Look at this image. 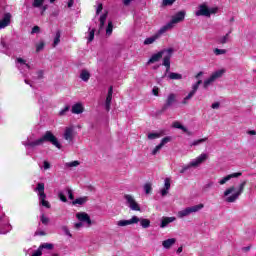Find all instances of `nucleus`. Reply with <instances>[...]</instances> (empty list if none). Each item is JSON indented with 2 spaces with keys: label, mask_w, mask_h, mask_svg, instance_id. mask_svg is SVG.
Instances as JSON below:
<instances>
[{
  "label": "nucleus",
  "mask_w": 256,
  "mask_h": 256,
  "mask_svg": "<svg viewBox=\"0 0 256 256\" xmlns=\"http://www.w3.org/2000/svg\"><path fill=\"white\" fill-rule=\"evenodd\" d=\"M175 101H177V95H175L174 93L169 94L166 99L164 109H169V107H171L175 103Z\"/></svg>",
  "instance_id": "obj_23"
},
{
  "label": "nucleus",
  "mask_w": 256,
  "mask_h": 256,
  "mask_svg": "<svg viewBox=\"0 0 256 256\" xmlns=\"http://www.w3.org/2000/svg\"><path fill=\"white\" fill-rule=\"evenodd\" d=\"M45 141L52 143V145L57 147V149H61V143H59V140H57V137H55L51 131H47L41 138L37 140H33V136H30L26 140L22 141V145H24L26 149H35V147L43 145Z\"/></svg>",
  "instance_id": "obj_1"
},
{
  "label": "nucleus",
  "mask_w": 256,
  "mask_h": 256,
  "mask_svg": "<svg viewBox=\"0 0 256 256\" xmlns=\"http://www.w3.org/2000/svg\"><path fill=\"white\" fill-rule=\"evenodd\" d=\"M245 185H247V181H243L238 186H230L226 188L223 192L224 201L226 203H235L241 197V195H243Z\"/></svg>",
  "instance_id": "obj_2"
},
{
  "label": "nucleus",
  "mask_w": 256,
  "mask_h": 256,
  "mask_svg": "<svg viewBox=\"0 0 256 256\" xmlns=\"http://www.w3.org/2000/svg\"><path fill=\"white\" fill-rule=\"evenodd\" d=\"M68 7H69V8L73 7V0H69V1H68Z\"/></svg>",
  "instance_id": "obj_62"
},
{
  "label": "nucleus",
  "mask_w": 256,
  "mask_h": 256,
  "mask_svg": "<svg viewBox=\"0 0 256 256\" xmlns=\"http://www.w3.org/2000/svg\"><path fill=\"white\" fill-rule=\"evenodd\" d=\"M91 78V74L89 73V71L87 70H82L80 73V79H82V81H89V79Z\"/></svg>",
  "instance_id": "obj_31"
},
{
  "label": "nucleus",
  "mask_w": 256,
  "mask_h": 256,
  "mask_svg": "<svg viewBox=\"0 0 256 256\" xmlns=\"http://www.w3.org/2000/svg\"><path fill=\"white\" fill-rule=\"evenodd\" d=\"M165 33V30H163V28L161 27L157 33H155L154 35L146 38L144 40V45H153V43H155V41H157L158 39H161V35H163Z\"/></svg>",
  "instance_id": "obj_12"
},
{
  "label": "nucleus",
  "mask_w": 256,
  "mask_h": 256,
  "mask_svg": "<svg viewBox=\"0 0 256 256\" xmlns=\"http://www.w3.org/2000/svg\"><path fill=\"white\" fill-rule=\"evenodd\" d=\"M35 235H40V236H43V235H46V233L44 231H36Z\"/></svg>",
  "instance_id": "obj_60"
},
{
  "label": "nucleus",
  "mask_w": 256,
  "mask_h": 256,
  "mask_svg": "<svg viewBox=\"0 0 256 256\" xmlns=\"http://www.w3.org/2000/svg\"><path fill=\"white\" fill-rule=\"evenodd\" d=\"M80 165V162L75 160V161H72V162H67L64 164V167H66V169H71L73 167H79Z\"/></svg>",
  "instance_id": "obj_34"
},
{
  "label": "nucleus",
  "mask_w": 256,
  "mask_h": 256,
  "mask_svg": "<svg viewBox=\"0 0 256 256\" xmlns=\"http://www.w3.org/2000/svg\"><path fill=\"white\" fill-rule=\"evenodd\" d=\"M64 139L66 141H73V127H66L65 128Z\"/></svg>",
  "instance_id": "obj_27"
},
{
  "label": "nucleus",
  "mask_w": 256,
  "mask_h": 256,
  "mask_svg": "<svg viewBox=\"0 0 256 256\" xmlns=\"http://www.w3.org/2000/svg\"><path fill=\"white\" fill-rule=\"evenodd\" d=\"M218 11L219 8H209L207 3H203L198 6L197 10L194 12V15H196V17H211V15H215Z\"/></svg>",
  "instance_id": "obj_5"
},
{
  "label": "nucleus",
  "mask_w": 256,
  "mask_h": 256,
  "mask_svg": "<svg viewBox=\"0 0 256 256\" xmlns=\"http://www.w3.org/2000/svg\"><path fill=\"white\" fill-rule=\"evenodd\" d=\"M45 49V42L40 41L38 44H36V52L39 53L40 51H43Z\"/></svg>",
  "instance_id": "obj_41"
},
{
  "label": "nucleus",
  "mask_w": 256,
  "mask_h": 256,
  "mask_svg": "<svg viewBox=\"0 0 256 256\" xmlns=\"http://www.w3.org/2000/svg\"><path fill=\"white\" fill-rule=\"evenodd\" d=\"M11 25V13L4 14L2 20H0V30L5 29V27H9Z\"/></svg>",
  "instance_id": "obj_22"
},
{
  "label": "nucleus",
  "mask_w": 256,
  "mask_h": 256,
  "mask_svg": "<svg viewBox=\"0 0 256 256\" xmlns=\"http://www.w3.org/2000/svg\"><path fill=\"white\" fill-rule=\"evenodd\" d=\"M43 169H44V171H47V169H51V164L48 161H44Z\"/></svg>",
  "instance_id": "obj_52"
},
{
  "label": "nucleus",
  "mask_w": 256,
  "mask_h": 256,
  "mask_svg": "<svg viewBox=\"0 0 256 256\" xmlns=\"http://www.w3.org/2000/svg\"><path fill=\"white\" fill-rule=\"evenodd\" d=\"M41 255H43V251H42L41 249L36 250V251L32 254V256H41Z\"/></svg>",
  "instance_id": "obj_56"
},
{
  "label": "nucleus",
  "mask_w": 256,
  "mask_h": 256,
  "mask_svg": "<svg viewBox=\"0 0 256 256\" xmlns=\"http://www.w3.org/2000/svg\"><path fill=\"white\" fill-rule=\"evenodd\" d=\"M72 113L74 115H81V113H83V111H85V108L83 107V104L81 103H76L72 106L71 109Z\"/></svg>",
  "instance_id": "obj_24"
},
{
  "label": "nucleus",
  "mask_w": 256,
  "mask_h": 256,
  "mask_svg": "<svg viewBox=\"0 0 256 256\" xmlns=\"http://www.w3.org/2000/svg\"><path fill=\"white\" fill-rule=\"evenodd\" d=\"M66 193H68V199H70V201H73L75 199V197L73 196V191L71 189L67 188Z\"/></svg>",
  "instance_id": "obj_50"
},
{
  "label": "nucleus",
  "mask_w": 256,
  "mask_h": 256,
  "mask_svg": "<svg viewBox=\"0 0 256 256\" xmlns=\"http://www.w3.org/2000/svg\"><path fill=\"white\" fill-rule=\"evenodd\" d=\"M177 0H162V7H171Z\"/></svg>",
  "instance_id": "obj_42"
},
{
  "label": "nucleus",
  "mask_w": 256,
  "mask_h": 256,
  "mask_svg": "<svg viewBox=\"0 0 256 256\" xmlns=\"http://www.w3.org/2000/svg\"><path fill=\"white\" fill-rule=\"evenodd\" d=\"M242 173L241 172H235L232 174H228L218 180V184L220 185H226V183H229L231 179H237V177H241Z\"/></svg>",
  "instance_id": "obj_14"
},
{
  "label": "nucleus",
  "mask_w": 256,
  "mask_h": 256,
  "mask_svg": "<svg viewBox=\"0 0 256 256\" xmlns=\"http://www.w3.org/2000/svg\"><path fill=\"white\" fill-rule=\"evenodd\" d=\"M58 197L60 201H62L63 203H67V197H65V194H63V192H59Z\"/></svg>",
  "instance_id": "obj_51"
},
{
  "label": "nucleus",
  "mask_w": 256,
  "mask_h": 256,
  "mask_svg": "<svg viewBox=\"0 0 256 256\" xmlns=\"http://www.w3.org/2000/svg\"><path fill=\"white\" fill-rule=\"evenodd\" d=\"M69 109H71V108L69 106H66L65 108L60 110V112H59L60 117H64V115H67Z\"/></svg>",
  "instance_id": "obj_49"
},
{
  "label": "nucleus",
  "mask_w": 256,
  "mask_h": 256,
  "mask_svg": "<svg viewBox=\"0 0 256 256\" xmlns=\"http://www.w3.org/2000/svg\"><path fill=\"white\" fill-rule=\"evenodd\" d=\"M112 100H113V86H110L108 89V94H107L106 101H105L106 111H110Z\"/></svg>",
  "instance_id": "obj_20"
},
{
  "label": "nucleus",
  "mask_w": 256,
  "mask_h": 256,
  "mask_svg": "<svg viewBox=\"0 0 256 256\" xmlns=\"http://www.w3.org/2000/svg\"><path fill=\"white\" fill-rule=\"evenodd\" d=\"M138 223H140V225H141V227H143V229H149V227H151V220L150 219L139 218L138 217Z\"/></svg>",
  "instance_id": "obj_28"
},
{
  "label": "nucleus",
  "mask_w": 256,
  "mask_h": 256,
  "mask_svg": "<svg viewBox=\"0 0 256 256\" xmlns=\"http://www.w3.org/2000/svg\"><path fill=\"white\" fill-rule=\"evenodd\" d=\"M61 230L63 231V233L65 235H67L68 237H73V235L71 234V232L69 231V228L67 226H62Z\"/></svg>",
  "instance_id": "obj_48"
},
{
  "label": "nucleus",
  "mask_w": 256,
  "mask_h": 256,
  "mask_svg": "<svg viewBox=\"0 0 256 256\" xmlns=\"http://www.w3.org/2000/svg\"><path fill=\"white\" fill-rule=\"evenodd\" d=\"M75 229H81L83 227V222H77L74 224Z\"/></svg>",
  "instance_id": "obj_58"
},
{
  "label": "nucleus",
  "mask_w": 256,
  "mask_h": 256,
  "mask_svg": "<svg viewBox=\"0 0 256 256\" xmlns=\"http://www.w3.org/2000/svg\"><path fill=\"white\" fill-rule=\"evenodd\" d=\"M248 135H256V131L255 130H249L247 132Z\"/></svg>",
  "instance_id": "obj_61"
},
{
  "label": "nucleus",
  "mask_w": 256,
  "mask_h": 256,
  "mask_svg": "<svg viewBox=\"0 0 256 256\" xmlns=\"http://www.w3.org/2000/svg\"><path fill=\"white\" fill-rule=\"evenodd\" d=\"M229 35H231V31L228 32L226 35L219 37L217 43L219 45H225V43H229Z\"/></svg>",
  "instance_id": "obj_29"
},
{
  "label": "nucleus",
  "mask_w": 256,
  "mask_h": 256,
  "mask_svg": "<svg viewBox=\"0 0 256 256\" xmlns=\"http://www.w3.org/2000/svg\"><path fill=\"white\" fill-rule=\"evenodd\" d=\"M225 53H227V50H225V49H219V48L214 49L215 55H225Z\"/></svg>",
  "instance_id": "obj_46"
},
{
  "label": "nucleus",
  "mask_w": 256,
  "mask_h": 256,
  "mask_svg": "<svg viewBox=\"0 0 256 256\" xmlns=\"http://www.w3.org/2000/svg\"><path fill=\"white\" fill-rule=\"evenodd\" d=\"M133 1H135V0H123L122 3H123L124 7H129V5H131V3H133Z\"/></svg>",
  "instance_id": "obj_54"
},
{
  "label": "nucleus",
  "mask_w": 256,
  "mask_h": 256,
  "mask_svg": "<svg viewBox=\"0 0 256 256\" xmlns=\"http://www.w3.org/2000/svg\"><path fill=\"white\" fill-rule=\"evenodd\" d=\"M159 137H161V134H159V133L148 134V139H150L151 141H153V139H159Z\"/></svg>",
  "instance_id": "obj_47"
},
{
  "label": "nucleus",
  "mask_w": 256,
  "mask_h": 256,
  "mask_svg": "<svg viewBox=\"0 0 256 256\" xmlns=\"http://www.w3.org/2000/svg\"><path fill=\"white\" fill-rule=\"evenodd\" d=\"M209 159V154L201 153L198 157L192 159L188 164L184 165L180 170V173H185L189 171V169H197V167H201L205 161Z\"/></svg>",
  "instance_id": "obj_4"
},
{
  "label": "nucleus",
  "mask_w": 256,
  "mask_h": 256,
  "mask_svg": "<svg viewBox=\"0 0 256 256\" xmlns=\"http://www.w3.org/2000/svg\"><path fill=\"white\" fill-rule=\"evenodd\" d=\"M139 223V217L132 216V219L129 220H119L116 222V225L118 227H127L129 225H137Z\"/></svg>",
  "instance_id": "obj_13"
},
{
  "label": "nucleus",
  "mask_w": 256,
  "mask_h": 256,
  "mask_svg": "<svg viewBox=\"0 0 256 256\" xmlns=\"http://www.w3.org/2000/svg\"><path fill=\"white\" fill-rule=\"evenodd\" d=\"M171 142V137L167 136L165 138H163L160 142V144H158L151 152L152 155H157V153H159V151H161V149H163V147H165V145H167V143Z\"/></svg>",
  "instance_id": "obj_18"
},
{
  "label": "nucleus",
  "mask_w": 256,
  "mask_h": 256,
  "mask_svg": "<svg viewBox=\"0 0 256 256\" xmlns=\"http://www.w3.org/2000/svg\"><path fill=\"white\" fill-rule=\"evenodd\" d=\"M173 51V48H167L153 54L148 60V65H151V63H157V61L163 58L162 65L166 67V73H169L171 69V57H173Z\"/></svg>",
  "instance_id": "obj_3"
},
{
  "label": "nucleus",
  "mask_w": 256,
  "mask_h": 256,
  "mask_svg": "<svg viewBox=\"0 0 256 256\" xmlns=\"http://www.w3.org/2000/svg\"><path fill=\"white\" fill-rule=\"evenodd\" d=\"M203 83V80H198L196 83L192 85V91L189 92V94L182 100V105H187L189 103L190 99H193L195 96V93H197V90L199 89V85Z\"/></svg>",
  "instance_id": "obj_11"
},
{
  "label": "nucleus",
  "mask_w": 256,
  "mask_h": 256,
  "mask_svg": "<svg viewBox=\"0 0 256 256\" xmlns=\"http://www.w3.org/2000/svg\"><path fill=\"white\" fill-rule=\"evenodd\" d=\"M87 201H89V198L84 196V197L77 198L73 203L74 205H85Z\"/></svg>",
  "instance_id": "obj_32"
},
{
  "label": "nucleus",
  "mask_w": 256,
  "mask_h": 256,
  "mask_svg": "<svg viewBox=\"0 0 256 256\" xmlns=\"http://www.w3.org/2000/svg\"><path fill=\"white\" fill-rule=\"evenodd\" d=\"M32 7H34V9H41L40 15H45V11H47V6H45V0H33Z\"/></svg>",
  "instance_id": "obj_17"
},
{
  "label": "nucleus",
  "mask_w": 256,
  "mask_h": 256,
  "mask_svg": "<svg viewBox=\"0 0 256 256\" xmlns=\"http://www.w3.org/2000/svg\"><path fill=\"white\" fill-rule=\"evenodd\" d=\"M174 221H177V218L174 216L172 217H162L160 219V228L165 229V227H169L170 223H174Z\"/></svg>",
  "instance_id": "obj_19"
},
{
  "label": "nucleus",
  "mask_w": 256,
  "mask_h": 256,
  "mask_svg": "<svg viewBox=\"0 0 256 256\" xmlns=\"http://www.w3.org/2000/svg\"><path fill=\"white\" fill-rule=\"evenodd\" d=\"M169 189H171V179L166 178L164 180V187L160 189V194L162 197H165L169 194Z\"/></svg>",
  "instance_id": "obj_21"
},
{
  "label": "nucleus",
  "mask_w": 256,
  "mask_h": 256,
  "mask_svg": "<svg viewBox=\"0 0 256 256\" xmlns=\"http://www.w3.org/2000/svg\"><path fill=\"white\" fill-rule=\"evenodd\" d=\"M176 253H183V247H179L178 249H177V251H176Z\"/></svg>",
  "instance_id": "obj_63"
},
{
  "label": "nucleus",
  "mask_w": 256,
  "mask_h": 256,
  "mask_svg": "<svg viewBox=\"0 0 256 256\" xmlns=\"http://www.w3.org/2000/svg\"><path fill=\"white\" fill-rule=\"evenodd\" d=\"M205 141H207V137L206 138H201V139H198V140H194L190 144V147H197V146L201 145V143H205Z\"/></svg>",
  "instance_id": "obj_37"
},
{
  "label": "nucleus",
  "mask_w": 256,
  "mask_h": 256,
  "mask_svg": "<svg viewBox=\"0 0 256 256\" xmlns=\"http://www.w3.org/2000/svg\"><path fill=\"white\" fill-rule=\"evenodd\" d=\"M185 15V11H179L174 16H172L171 21H169L166 25L162 26L164 32L167 33V31L173 29V27H175L177 24L183 23V21H185Z\"/></svg>",
  "instance_id": "obj_7"
},
{
  "label": "nucleus",
  "mask_w": 256,
  "mask_h": 256,
  "mask_svg": "<svg viewBox=\"0 0 256 256\" xmlns=\"http://www.w3.org/2000/svg\"><path fill=\"white\" fill-rule=\"evenodd\" d=\"M59 43H61V31H57L54 37L53 47H56Z\"/></svg>",
  "instance_id": "obj_35"
},
{
  "label": "nucleus",
  "mask_w": 256,
  "mask_h": 256,
  "mask_svg": "<svg viewBox=\"0 0 256 256\" xmlns=\"http://www.w3.org/2000/svg\"><path fill=\"white\" fill-rule=\"evenodd\" d=\"M16 67L21 71V73H26V71H29L30 69L29 64H27L23 58L16 59Z\"/></svg>",
  "instance_id": "obj_16"
},
{
  "label": "nucleus",
  "mask_w": 256,
  "mask_h": 256,
  "mask_svg": "<svg viewBox=\"0 0 256 256\" xmlns=\"http://www.w3.org/2000/svg\"><path fill=\"white\" fill-rule=\"evenodd\" d=\"M168 79H171L172 81H180V79H183V75L175 72H170L168 75Z\"/></svg>",
  "instance_id": "obj_30"
},
{
  "label": "nucleus",
  "mask_w": 256,
  "mask_h": 256,
  "mask_svg": "<svg viewBox=\"0 0 256 256\" xmlns=\"http://www.w3.org/2000/svg\"><path fill=\"white\" fill-rule=\"evenodd\" d=\"M38 249H40V251H41V249H48V250H51V249H53V244L44 243V244H42Z\"/></svg>",
  "instance_id": "obj_45"
},
{
  "label": "nucleus",
  "mask_w": 256,
  "mask_h": 256,
  "mask_svg": "<svg viewBox=\"0 0 256 256\" xmlns=\"http://www.w3.org/2000/svg\"><path fill=\"white\" fill-rule=\"evenodd\" d=\"M211 107H212L213 109H219V107H221V103L215 102V103H213V104L211 105Z\"/></svg>",
  "instance_id": "obj_57"
},
{
  "label": "nucleus",
  "mask_w": 256,
  "mask_h": 256,
  "mask_svg": "<svg viewBox=\"0 0 256 256\" xmlns=\"http://www.w3.org/2000/svg\"><path fill=\"white\" fill-rule=\"evenodd\" d=\"M143 189L146 195H149L151 191H153V185L151 183H146L144 184Z\"/></svg>",
  "instance_id": "obj_38"
},
{
  "label": "nucleus",
  "mask_w": 256,
  "mask_h": 256,
  "mask_svg": "<svg viewBox=\"0 0 256 256\" xmlns=\"http://www.w3.org/2000/svg\"><path fill=\"white\" fill-rule=\"evenodd\" d=\"M175 243H177V239L175 238L166 239L162 241V247L164 249H170L171 247H173V245H175Z\"/></svg>",
  "instance_id": "obj_25"
},
{
  "label": "nucleus",
  "mask_w": 256,
  "mask_h": 256,
  "mask_svg": "<svg viewBox=\"0 0 256 256\" xmlns=\"http://www.w3.org/2000/svg\"><path fill=\"white\" fill-rule=\"evenodd\" d=\"M12 227L9 223V217L0 211V235H7Z\"/></svg>",
  "instance_id": "obj_9"
},
{
  "label": "nucleus",
  "mask_w": 256,
  "mask_h": 256,
  "mask_svg": "<svg viewBox=\"0 0 256 256\" xmlns=\"http://www.w3.org/2000/svg\"><path fill=\"white\" fill-rule=\"evenodd\" d=\"M76 218L81 223H86L88 227H91V217L86 212H78L76 213Z\"/></svg>",
  "instance_id": "obj_15"
},
{
  "label": "nucleus",
  "mask_w": 256,
  "mask_h": 256,
  "mask_svg": "<svg viewBox=\"0 0 256 256\" xmlns=\"http://www.w3.org/2000/svg\"><path fill=\"white\" fill-rule=\"evenodd\" d=\"M107 21V14L100 16V29H103L105 22Z\"/></svg>",
  "instance_id": "obj_44"
},
{
  "label": "nucleus",
  "mask_w": 256,
  "mask_h": 256,
  "mask_svg": "<svg viewBox=\"0 0 256 256\" xmlns=\"http://www.w3.org/2000/svg\"><path fill=\"white\" fill-rule=\"evenodd\" d=\"M152 93H153V95H155L157 97V95H159V88L158 87H154L152 89Z\"/></svg>",
  "instance_id": "obj_59"
},
{
  "label": "nucleus",
  "mask_w": 256,
  "mask_h": 256,
  "mask_svg": "<svg viewBox=\"0 0 256 256\" xmlns=\"http://www.w3.org/2000/svg\"><path fill=\"white\" fill-rule=\"evenodd\" d=\"M40 221L43 225H49L51 220L49 219V217L45 216L44 213H42L40 216Z\"/></svg>",
  "instance_id": "obj_39"
},
{
  "label": "nucleus",
  "mask_w": 256,
  "mask_h": 256,
  "mask_svg": "<svg viewBox=\"0 0 256 256\" xmlns=\"http://www.w3.org/2000/svg\"><path fill=\"white\" fill-rule=\"evenodd\" d=\"M89 43H91V41H93V39H95V29L89 28V32H88V37H87Z\"/></svg>",
  "instance_id": "obj_40"
},
{
  "label": "nucleus",
  "mask_w": 256,
  "mask_h": 256,
  "mask_svg": "<svg viewBox=\"0 0 256 256\" xmlns=\"http://www.w3.org/2000/svg\"><path fill=\"white\" fill-rule=\"evenodd\" d=\"M226 72L227 70L225 68H222V69L216 70L210 76H212L214 81H217V79H221V77H223V75H225Z\"/></svg>",
  "instance_id": "obj_26"
},
{
  "label": "nucleus",
  "mask_w": 256,
  "mask_h": 256,
  "mask_svg": "<svg viewBox=\"0 0 256 256\" xmlns=\"http://www.w3.org/2000/svg\"><path fill=\"white\" fill-rule=\"evenodd\" d=\"M113 33V22L109 21L108 26L106 28V35H111Z\"/></svg>",
  "instance_id": "obj_43"
},
{
  "label": "nucleus",
  "mask_w": 256,
  "mask_h": 256,
  "mask_svg": "<svg viewBox=\"0 0 256 256\" xmlns=\"http://www.w3.org/2000/svg\"><path fill=\"white\" fill-rule=\"evenodd\" d=\"M173 127H174L175 129H181V131H183L184 133H187V128H186L185 126H183V125L181 124V122H179V121H175V122L173 123Z\"/></svg>",
  "instance_id": "obj_36"
},
{
  "label": "nucleus",
  "mask_w": 256,
  "mask_h": 256,
  "mask_svg": "<svg viewBox=\"0 0 256 256\" xmlns=\"http://www.w3.org/2000/svg\"><path fill=\"white\" fill-rule=\"evenodd\" d=\"M34 191L38 195L39 204L42 205V207H46V209H51V204L47 201V194H45V184L38 183Z\"/></svg>",
  "instance_id": "obj_6"
},
{
  "label": "nucleus",
  "mask_w": 256,
  "mask_h": 256,
  "mask_svg": "<svg viewBox=\"0 0 256 256\" xmlns=\"http://www.w3.org/2000/svg\"><path fill=\"white\" fill-rule=\"evenodd\" d=\"M205 205L203 204H197L194 206L186 207L177 213L178 219H185V217H189V215H193V213H199L201 209H203Z\"/></svg>",
  "instance_id": "obj_8"
},
{
  "label": "nucleus",
  "mask_w": 256,
  "mask_h": 256,
  "mask_svg": "<svg viewBox=\"0 0 256 256\" xmlns=\"http://www.w3.org/2000/svg\"><path fill=\"white\" fill-rule=\"evenodd\" d=\"M124 199L126 200V203L131 211H141V206H139V203H137L132 195L126 194Z\"/></svg>",
  "instance_id": "obj_10"
},
{
  "label": "nucleus",
  "mask_w": 256,
  "mask_h": 256,
  "mask_svg": "<svg viewBox=\"0 0 256 256\" xmlns=\"http://www.w3.org/2000/svg\"><path fill=\"white\" fill-rule=\"evenodd\" d=\"M213 83H215V80L210 75V77L208 79L204 80V82H203L204 89H208L210 85H213Z\"/></svg>",
  "instance_id": "obj_33"
},
{
  "label": "nucleus",
  "mask_w": 256,
  "mask_h": 256,
  "mask_svg": "<svg viewBox=\"0 0 256 256\" xmlns=\"http://www.w3.org/2000/svg\"><path fill=\"white\" fill-rule=\"evenodd\" d=\"M201 75H203V72H199V73L195 76V79H199V77H201Z\"/></svg>",
  "instance_id": "obj_64"
},
{
  "label": "nucleus",
  "mask_w": 256,
  "mask_h": 256,
  "mask_svg": "<svg viewBox=\"0 0 256 256\" xmlns=\"http://www.w3.org/2000/svg\"><path fill=\"white\" fill-rule=\"evenodd\" d=\"M40 31H41V28H39V26H34L32 28L31 33H32V35H35V33H39Z\"/></svg>",
  "instance_id": "obj_53"
},
{
  "label": "nucleus",
  "mask_w": 256,
  "mask_h": 256,
  "mask_svg": "<svg viewBox=\"0 0 256 256\" xmlns=\"http://www.w3.org/2000/svg\"><path fill=\"white\" fill-rule=\"evenodd\" d=\"M101 11H103V4H98V6L96 8V15H99V13H101Z\"/></svg>",
  "instance_id": "obj_55"
}]
</instances>
